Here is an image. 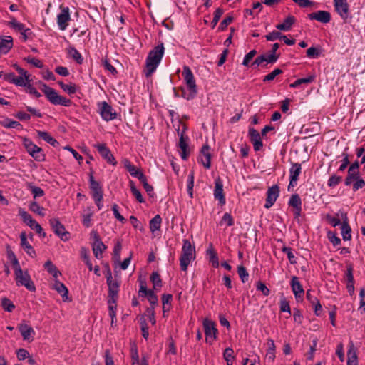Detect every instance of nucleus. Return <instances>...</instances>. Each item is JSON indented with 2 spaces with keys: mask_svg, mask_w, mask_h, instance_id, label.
<instances>
[{
  "mask_svg": "<svg viewBox=\"0 0 365 365\" xmlns=\"http://www.w3.org/2000/svg\"><path fill=\"white\" fill-rule=\"evenodd\" d=\"M327 237L334 247L341 245V239L336 236V234L335 232L329 231L327 232Z\"/></svg>",
  "mask_w": 365,
  "mask_h": 365,
  "instance_id": "nucleus-59",
  "label": "nucleus"
},
{
  "mask_svg": "<svg viewBox=\"0 0 365 365\" xmlns=\"http://www.w3.org/2000/svg\"><path fill=\"white\" fill-rule=\"evenodd\" d=\"M0 125L5 128H15L17 130H21L23 128L21 124L18 121L11 120L10 118H5L0 121Z\"/></svg>",
  "mask_w": 365,
  "mask_h": 365,
  "instance_id": "nucleus-34",
  "label": "nucleus"
},
{
  "mask_svg": "<svg viewBox=\"0 0 365 365\" xmlns=\"http://www.w3.org/2000/svg\"><path fill=\"white\" fill-rule=\"evenodd\" d=\"M81 259L85 262V264H86V266L88 267V269L90 271H92L93 270V266H92V263H91V260H90L89 252H88L87 248L83 247H81Z\"/></svg>",
  "mask_w": 365,
  "mask_h": 365,
  "instance_id": "nucleus-42",
  "label": "nucleus"
},
{
  "mask_svg": "<svg viewBox=\"0 0 365 365\" xmlns=\"http://www.w3.org/2000/svg\"><path fill=\"white\" fill-rule=\"evenodd\" d=\"M256 289L257 291H259L262 293V294L265 297L269 295L270 290L266 286V284L260 281H258L256 284Z\"/></svg>",
  "mask_w": 365,
  "mask_h": 365,
  "instance_id": "nucleus-63",
  "label": "nucleus"
},
{
  "mask_svg": "<svg viewBox=\"0 0 365 365\" xmlns=\"http://www.w3.org/2000/svg\"><path fill=\"white\" fill-rule=\"evenodd\" d=\"M279 47V45L278 43H274L272 49L269 52L257 57L255 60L252 61V66H259L263 63H266L267 64L275 63L279 57V54L276 53Z\"/></svg>",
  "mask_w": 365,
  "mask_h": 365,
  "instance_id": "nucleus-5",
  "label": "nucleus"
},
{
  "mask_svg": "<svg viewBox=\"0 0 365 365\" xmlns=\"http://www.w3.org/2000/svg\"><path fill=\"white\" fill-rule=\"evenodd\" d=\"M291 287L295 296V298L297 300L299 299H302L304 295V291L300 282L299 281L298 277L295 276L292 277L291 280Z\"/></svg>",
  "mask_w": 365,
  "mask_h": 365,
  "instance_id": "nucleus-25",
  "label": "nucleus"
},
{
  "mask_svg": "<svg viewBox=\"0 0 365 365\" xmlns=\"http://www.w3.org/2000/svg\"><path fill=\"white\" fill-rule=\"evenodd\" d=\"M262 138L263 137L261 136L260 133L257 130L252 128V145L255 151H259L262 150L263 147Z\"/></svg>",
  "mask_w": 365,
  "mask_h": 365,
  "instance_id": "nucleus-31",
  "label": "nucleus"
},
{
  "mask_svg": "<svg viewBox=\"0 0 365 365\" xmlns=\"http://www.w3.org/2000/svg\"><path fill=\"white\" fill-rule=\"evenodd\" d=\"M326 220L333 227H336L339 225H341V216H337V213L336 214V216H332L329 214H327L326 215Z\"/></svg>",
  "mask_w": 365,
  "mask_h": 365,
  "instance_id": "nucleus-53",
  "label": "nucleus"
},
{
  "mask_svg": "<svg viewBox=\"0 0 365 365\" xmlns=\"http://www.w3.org/2000/svg\"><path fill=\"white\" fill-rule=\"evenodd\" d=\"M282 251L284 253L287 254V258L292 264H294L297 263L296 257L294 253L292 252V249L291 247L284 246L282 248Z\"/></svg>",
  "mask_w": 365,
  "mask_h": 365,
  "instance_id": "nucleus-55",
  "label": "nucleus"
},
{
  "mask_svg": "<svg viewBox=\"0 0 365 365\" xmlns=\"http://www.w3.org/2000/svg\"><path fill=\"white\" fill-rule=\"evenodd\" d=\"M165 48L161 43L153 48L149 53L145 60V75L150 77L156 70L163 57Z\"/></svg>",
  "mask_w": 365,
  "mask_h": 365,
  "instance_id": "nucleus-2",
  "label": "nucleus"
},
{
  "mask_svg": "<svg viewBox=\"0 0 365 365\" xmlns=\"http://www.w3.org/2000/svg\"><path fill=\"white\" fill-rule=\"evenodd\" d=\"M13 67L18 72L19 76H16L14 73H5L4 79L10 83L15 84L16 86L26 87L27 92L34 96L36 98L41 97V94L31 84V75L27 72V71L21 68L17 64H14Z\"/></svg>",
  "mask_w": 365,
  "mask_h": 365,
  "instance_id": "nucleus-1",
  "label": "nucleus"
},
{
  "mask_svg": "<svg viewBox=\"0 0 365 365\" xmlns=\"http://www.w3.org/2000/svg\"><path fill=\"white\" fill-rule=\"evenodd\" d=\"M140 182L143 184V186L145 191L147 192L148 195L150 197H153V187L152 185H149L147 182V178L145 175H143V178L138 179Z\"/></svg>",
  "mask_w": 365,
  "mask_h": 365,
  "instance_id": "nucleus-57",
  "label": "nucleus"
},
{
  "mask_svg": "<svg viewBox=\"0 0 365 365\" xmlns=\"http://www.w3.org/2000/svg\"><path fill=\"white\" fill-rule=\"evenodd\" d=\"M23 144L27 152L37 161L44 160V155L42 153V149L35 145L31 140L24 138Z\"/></svg>",
  "mask_w": 365,
  "mask_h": 365,
  "instance_id": "nucleus-9",
  "label": "nucleus"
},
{
  "mask_svg": "<svg viewBox=\"0 0 365 365\" xmlns=\"http://www.w3.org/2000/svg\"><path fill=\"white\" fill-rule=\"evenodd\" d=\"M1 307H3V309L4 310H6L9 312H11L15 308V306L13 304V302L6 297L2 298Z\"/></svg>",
  "mask_w": 365,
  "mask_h": 365,
  "instance_id": "nucleus-56",
  "label": "nucleus"
},
{
  "mask_svg": "<svg viewBox=\"0 0 365 365\" xmlns=\"http://www.w3.org/2000/svg\"><path fill=\"white\" fill-rule=\"evenodd\" d=\"M101 157L105 159L108 163L116 165L117 161L111 153L110 150L105 144H97L95 145Z\"/></svg>",
  "mask_w": 365,
  "mask_h": 365,
  "instance_id": "nucleus-19",
  "label": "nucleus"
},
{
  "mask_svg": "<svg viewBox=\"0 0 365 365\" xmlns=\"http://www.w3.org/2000/svg\"><path fill=\"white\" fill-rule=\"evenodd\" d=\"M351 185L353 191L356 192L365 186V180L360 176L357 180H354Z\"/></svg>",
  "mask_w": 365,
  "mask_h": 365,
  "instance_id": "nucleus-64",
  "label": "nucleus"
},
{
  "mask_svg": "<svg viewBox=\"0 0 365 365\" xmlns=\"http://www.w3.org/2000/svg\"><path fill=\"white\" fill-rule=\"evenodd\" d=\"M28 188L31 192L34 199L44 195V191L41 187L34 186L31 183L28 185Z\"/></svg>",
  "mask_w": 365,
  "mask_h": 365,
  "instance_id": "nucleus-52",
  "label": "nucleus"
},
{
  "mask_svg": "<svg viewBox=\"0 0 365 365\" xmlns=\"http://www.w3.org/2000/svg\"><path fill=\"white\" fill-rule=\"evenodd\" d=\"M68 53L69 56L76 61L78 64H82L83 61V58L79 51L76 49L74 47H70L68 48Z\"/></svg>",
  "mask_w": 365,
  "mask_h": 365,
  "instance_id": "nucleus-44",
  "label": "nucleus"
},
{
  "mask_svg": "<svg viewBox=\"0 0 365 365\" xmlns=\"http://www.w3.org/2000/svg\"><path fill=\"white\" fill-rule=\"evenodd\" d=\"M202 325L206 342L212 344L217 338L218 330L216 328V324L213 321L205 318L202 322Z\"/></svg>",
  "mask_w": 365,
  "mask_h": 365,
  "instance_id": "nucleus-6",
  "label": "nucleus"
},
{
  "mask_svg": "<svg viewBox=\"0 0 365 365\" xmlns=\"http://www.w3.org/2000/svg\"><path fill=\"white\" fill-rule=\"evenodd\" d=\"M295 22L296 18L292 15H289L284 19L283 23L277 24L276 28L280 31H287L291 29Z\"/></svg>",
  "mask_w": 365,
  "mask_h": 365,
  "instance_id": "nucleus-30",
  "label": "nucleus"
},
{
  "mask_svg": "<svg viewBox=\"0 0 365 365\" xmlns=\"http://www.w3.org/2000/svg\"><path fill=\"white\" fill-rule=\"evenodd\" d=\"M15 274V280L18 286H24L30 292H35L36 287L27 270H19Z\"/></svg>",
  "mask_w": 365,
  "mask_h": 365,
  "instance_id": "nucleus-7",
  "label": "nucleus"
},
{
  "mask_svg": "<svg viewBox=\"0 0 365 365\" xmlns=\"http://www.w3.org/2000/svg\"><path fill=\"white\" fill-rule=\"evenodd\" d=\"M140 325L142 331V336L144 339H147L149 336L148 327L145 318L143 317L140 319Z\"/></svg>",
  "mask_w": 365,
  "mask_h": 365,
  "instance_id": "nucleus-61",
  "label": "nucleus"
},
{
  "mask_svg": "<svg viewBox=\"0 0 365 365\" xmlns=\"http://www.w3.org/2000/svg\"><path fill=\"white\" fill-rule=\"evenodd\" d=\"M107 285L108 287V298L111 299V302H114L117 301L118 297L119 288L120 286V279H113L110 281H107Z\"/></svg>",
  "mask_w": 365,
  "mask_h": 365,
  "instance_id": "nucleus-18",
  "label": "nucleus"
},
{
  "mask_svg": "<svg viewBox=\"0 0 365 365\" xmlns=\"http://www.w3.org/2000/svg\"><path fill=\"white\" fill-rule=\"evenodd\" d=\"M18 328L24 340L29 341L33 340V336L35 334V332L31 326L26 323H21L19 325Z\"/></svg>",
  "mask_w": 365,
  "mask_h": 365,
  "instance_id": "nucleus-24",
  "label": "nucleus"
},
{
  "mask_svg": "<svg viewBox=\"0 0 365 365\" xmlns=\"http://www.w3.org/2000/svg\"><path fill=\"white\" fill-rule=\"evenodd\" d=\"M150 281L153 284L154 289H159L162 287V280L158 272H153L150 276Z\"/></svg>",
  "mask_w": 365,
  "mask_h": 365,
  "instance_id": "nucleus-49",
  "label": "nucleus"
},
{
  "mask_svg": "<svg viewBox=\"0 0 365 365\" xmlns=\"http://www.w3.org/2000/svg\"><path fill=\"white\" fill-rule=\"evenodd\" d=\"M198 160L206 168L209 169L211 166V154L210 153V146L207 144L204 145L200 150Z\"/></svg>",
  "mask_w": 365,
  "mask_h": 365,
  "instance_id": "nucleus-20",
  "label": "nucleus"
},
{
  "mask_svg": "<svg viewBox=\"0 0 365 365\" xmlns=\"http://www.w3.org/2000/svg\"><path fill=\"white\" fill-rule=\"evenodd\" d=\"M302 172V166L299 163H292V166L289 169V183L288 185V191L292 190L297 185L299 175Z\"/></svg>",
  "mask_w": 365,
  "mask_h": 365,
  "instance_id": "nucleus-14",
  "label": "nucleus"
},
{
  "mask_svg": "<svg viewBox=\"0 0 365 365\" xmlns=\"http://www.w3.org/2000/svg\"><path fill=\"white\" fill-rule=\"evenodd\" d=\"M187 130V127L185 124H182V130L181 131L180 130V128L177 129L178 135L180 136V140H179V148L181 150V158L183 160H187L189 152H188V145L187 143V137H185L184 133Z\"/></svg>",
  "mask_w": 365,
  "mask_h": 365,
  "instance_id": "nucleus-15",
  "label": "nucleus"
},
{
  "mask_svg": "<svg viewBox=\"0 0 365 365\" xmlns=\"http://www.w3.org/2000/svg\"><path fill=\"white\" fill-rule=\"evenodd\" d=\"M41 90L48 101L53 105L69 107L72 104V101L70 99L59 95L55 89L49 87L45 83L42 84Z\"/></svg>",
  "mask_w": 365,
  "mask_h": 365,
  "instance_id": "nucleus-4",
  "label": "nucleus"
},
{
  "mask_svg": "<svg viewBox=\"0 0 365 365\" xmlns=\"http://www.w3.org/2000/svg\"><path fill=\"white\" fill-rule=\"evenodd\" d=\"M29 207V210L31 212H33L34 213H36V214L39 215L40 216L45 215L44 208L43 207L40 206L38 204V202L36 201L31 202Z\"/></svg>",
  "mask_w": 365,
  "mask_h": 365,
  "instance_id": "nucleus-45",
  "label": "nucleus"
},
{
  "mask_svg": "<svg viewBox=\"0 0 365 365\" xmlns=\"http://www.w3.org/2000/svg\"><path fill=\"white\" fill-rule=\"evenodd\" d=\"M106 249V246L103 244L102 240L99 242H93L92 250L93 255L97 259L102 258L103 252Z\"/></svg>",
  "mask_w": 365,
  "mask_h": 365,
  "instance_id": "nucleus-32",
  "label": "nucleus"
},
{
  "mask_svg": "<svg viewBox=\"0 0 365 365\" xmlns=\"http://www.w3.org/2000/svg\"><path fill=\"white\" fill-rule=\"evenodd\" d=\"M341 216L342 222L341 225V233L344 240H351V228L349 224V219L347 213L342 210H339L337 216Z\"/></svg>",
  "mask_w": 365,
  "mask_h": 365,
  "instance_id": "nucleus-12",
  "label": "nucleus"
},
{
  "mask_svg": "<svg viewBox=\"0 0 365 365\" xmlns=\"http://www.w3.org/2000/svg\"><path fill=\"white\" fill-rule=\"evenodd\" d=\"M321 55V51L317 47H310L307 50V56L310 58H317Z\"/></svg>",
  "mask_w": 365,
  "mask_h": 365,
  "instance_id": "nucleus-58",
  "label": "nucleus"
},
{
  "mask_svg": "<svg viewBox=\"0 0 365 365\" xmlns=\"http://www.w3.org/2000/svg\"><path fill=\"white\" fill-rule=\"evenodd\" d=\"M336 12L339 15L344 23L350 18L349 5L347 0H333Z\"/></svg>",
  "mask_w": 365,
  "mask_h": 365,
  "instance_id": "nucleus-11",
  "label": "nucleus"
},
{
  "mask_svg": "<svg viewBox=\"0 0 365 365\" xmlns=\"http://www.w3.org/2000/svg\"><path fill=\"white\" fill-rule=\"evenodd\" d=\"M21 246L26 251V252L31 257H36V252L33 247L29 243L25 232H21L20 235Z\"/></svg>",
  "mask_w": 365,
  "mask_h": 365,
  "instance_id": "nucleus-29",
  "label": "nucleus"
},
{
  "mask_svg": "<svg viewBox=\"0 0 365 365\" xmlns=\"http://www.w3.org/2000/svg\"><path fill=\"white\" fill-rule=\"evenodd\" d=\"M172 299L173 296L170 294H164L162 296L163 312L164 316L165 312H169L171 308Z\"/></svg>",
  "mask_w": 365,
  "mask_h": 365,
  "instance_id": "nucleus-39",
  "label": "nucleus"
},
{
  "mask_svg": "<svg viewBox=\"0 0 365 365\" xmlns=\"http://www.w3.org/2000/svg\"><path fill=\"white\" fill-rule=\"evenodd\" d=\"M283 73V71L280 68H275L269 74L264 76L262 78L264 83H267L273 81L278 75Z\"/></svg>",
  "mask_w": 365,
  "mask_h": 365,
  "instance_id": "nucleus-48",
  "label": "nucleus"
},
{
  "mask_svg": "<svg viewBox=\"0 0 365 365\" xmlns=\"http://www.w3.org/2000/svg\"><path fill=\"white\" fill-rule=\"evenodd\" d=\"M98 106V113L105 121L108 122L117 118V113L106 101L99 102Z\"/></svg>",
  "mask_w": 365,
  "mask_h": 365,
  "instance_id": "nucleus-8",
  "label": "nucleus"
},
{
  "mask_svg": "<svg viewBox=\"0 0 365 365\" xmlns=\"http://www.w3.org/2000/svg\"><path fill=\"white\" fill-rule=\"evenodd\" d=\"M162 219L159 215H156L150 221V230L152 232H154L160 229Z\"/></svg>",
  "mask_w": 365,
  "mask_h": 365,
  "instance_id": "nucleus-43",
  "label": "nucleus"
},
{
  "mask_svg": "<svg viewBox=\"0 0 365 365\" xmlns=\"http://www.w3.org/2000/svg\"><path fill=\"white\" fill-rule=\"evenodd\" d=\"M348 150H349L348 147L345 148L344 151L341 153V157L343 158V159L341 160V164L338 169V171H339V172H343L347 168V166L350 164L349 155L347 153Z\"/></svg>",
  "mask_w": 365,
  "mask_h": 365,
  "instance_id": "nucleus-41",
  "label": "nucleus"
},
{
  "mask_svg": "<svg viewBox=\"0 0 365 365\" xmlns=\"http://www.w3.org/2000/svg\"><path fill=\"white\" fill-rule=\"evenodd\" d=\"M130 191H131L133 195L136 198V200L139 202H140V203L143 202L144 199H143L140 190L136 188L133 181H132V180L130 181Z\"/></svg>",
  "mask_w": 365,
  "mask_h": 365,
  "instance_id": "nucleus-51",
  "label": "nucleus"
},
{
  "mask_svg": "<svg viewBox=\"0 0 365 365\" xmlns=\"http://www.w3.org/2000/svg\"><path fill=\"white\" fill-rule=\"evenodd\" d=\"M195 258V249L192 246L190 242L185 239L183 240L181 255L180 257V269L186 272L190 263Z\"/></svg>",
  "mask_w": 365,
  "mask_h": 365,
  "instance_id": "nucleus-3",
  "label": "nucleus"
},
{
  "mask_svg": "<svg viewBox=\"0 0 365 365\" xmlns=\"http://www.w3.org/2000/svg\"><path fill=\"white\" fill-rule=\"evenodd\" d=\"M49 224L53 232L58 235L61 240L66 242L69 240V232L66 230L64 225L58 218L50 219Z\"/></svg>",
  "mask_w": 365,
  "mask_h": 365,
  "instance_id": "nucleus-10",
  "label": "nucleus"
},
{
  "mask_svg": "<svg viewBox=\"0 0 365 365\" xmlns=\"http://www.w3.org/2000/svg\"><path fill=\"white\" fill-rule=\"evenodd\" d=\"M18 214L21 217L23 222L30 227H31L36 222V221L32 218L29 213L21 207L19 209Z\"/></svg>",
  "mask_w": 365,
  "mask_h": 365,
  "instance_id": "nucleus-33",
  "label": "nucleus"
},
{
  "mask_svg": "<svg viewBox=\"0 0 365 365\" xmlns=\"http://www.w3.org/2000/svg\"><path fill=\"white\" fill-rule=\"evenodd\" d=\"M341 180L342 177L334 174L328 180L327 185L330 187H334L339 185Z\"/></svg>",
  "mask_w": 365,
  "mask_h": 365,
  "instance_id": "nucleus-60",
  "label": "nucleus"
},
{
  "mask_svg": "<svg viewBox=\"0 0 365 365\" xmlns=\"http://www.w3.org/2000/svg\"><path fill=\"white\" fill-rule=\"evenodd\" d=\"M44 267L49 274H52L55 279H58V277L61 275V273L58 270L57 267L50 260L45 262Z\"/></svg>",
  "mask_w": 365,
  "mask_h": 365,
  "instance_id": "nucleus-37",
  "label": "nucleus"
},
{
  "mask_svg": "<svg viewBox=\"0 0 365 365\" xmlns=\"http://www.w3.org/2000/svg\"><path fill=\"white\" fill-rule=\"evenodd\" d=\"M13 47V38L10 36L0 37V53L6 54Z\"/></svg>",
  "mask_w": 365,
  "mask_h": 365,
  "instance_id": "nucleus-28",
  "label": "nucleus"
},
{
  "mask_svg": "<svg viewBox=\"0 0 365 365\" xmlns=\"http://www.w3.org/2000/svg\"><path fill=\"white\" fill-rule=\"evenodd\" d=\"M89 183L93 198L98 197V200H99V197H103L102 187L95 180L93 171L89 174Z\"/></svg>",
  "mask_w": 365,
  "mask_h": 365,
  "instance_id": "nucleus-23",
  "label": "nucleus"
},
{
  "mask_svg": "<svg viewBox=\"0 0 365 365\" xmlns=\"http://www.w3.org/2000/svg\"><path fill=\"white\" fill-rule=\"evenodd\" d=\"M214 197L216 200L219 201V203L222 205L226 202L225 194L223 191V184L220 178L215 180V189H214Z\"/></svg>",
  "mask_w": 365,
  "mask_h": 365,
  "instance_id": "nucleus-22",
  "label": "nucleus"
},
{
  "mask_svg": "<svg viewBox=\"0 0 365 365\" xmlns=\"http://www.w3.org/2000/svg\"><path fill=\"white\" fill-rule=\"evenodd\" d=\"M224 359L227 361V365H232L234 360V351L231 348H227L223 353Z\"/></svg>",
  "mask_w": 365,
  "mask_h": 365,
  "instance_id": "nucleus-54",
  "label": "nucleus"
},
{
  "mask_svg": "<svg viewBox=\"0 0 365 365\" xmlns=\"http://www.w3.org/2000/svg\"><path fill=\"white\" fill-rule=\"evenodd\" d=\"M145 297H147L148 302H150V307H153L155 309V307L158 304V296L155 294L153 290H150L148 292V294H147Z\"/></svg>",
  "mask_w": 365,
  "mask_h": 365,
  "instance_id": "nucleus-62",
  "label": "nucleus"
},
{
  "mask_svg": "<svg viewBox=\"0 0 365 365\" xmlns=\"http://www.w3.org/2000/svg\"><path fill=\"white\" fill-rule=\"evenodd\" d=\"M180 90L181 91L180 96L188 101L193 99L197 93V90H195V91L192 92V90H189L188 88L186 90L182 87H181Z\"/></svg>",
  "mask_w": 365,
  "mask_h": 365,
  "instance_id": "nucleus-46",
  "label": "nucleus"
},
{
  "mask_svg": "<svg viewBox=\"0 0 365 365\" xmlns=\"http://www.w3.org/2000/svg\"><path fill=\"white\" fill-rule=\"evenodd\" d=\"M344 278L346 283H355L354 277V264L351 262L346 263V270L344 273Z\"/></svg>",
  "mask_w": 365,
  "mask_h": 365,
  "instance_id": "nucleus-40",
  "label": "nucleus"
},
{
  "mask_svg": "<svg viewBox=\"0 0 365 365\" xmlns=\"http://www.w3.org/2000/svg\"><path fill=\"white\" fill-rule=\"evenodd\" d=\"M36 132L38 138L43 139L53 147H56L58 145V142L54 139L48 132L41 130H37Z\"/></svg>",
  "mask_w": 365,
  "mask_h": 365,
  "instance_id": "nucleus-36",
  "label": "nucleus"
},
{
  "mask_svg": "<svg viewBox=\"0 0 365 365\" xmlns=\"http://www.w3.org/2000/svg\"><path fill=\"white\" fill-rule=\"evenodd\" d=\"M51 287L61 295L64 302L69 301L68 289L64 284L56 279Z\"/></svg>",
  "mask_w": 365,
  "mask_h": 365,
  "instance_id": "nucleus-26",
  "label": "nucleus"
},
{
  "mask_svg": "<svg viewBox=\"0 0 365 365\" xmlns=\"http://www.w3.org/2000/svg\"><path fill=\"white\" fill-rule=\"evenodd\" d=\"M347 358V365H358L357 351L352 341L349 344Z\"/></svg>",
  "mask_w": 365,
  "mask_h": 365,
  "instance_id": "nucleus-27",
  "label": "nucleus"
},
{
  "mask_svg": "<svg viewBox=\"0 0 365 365\" xmlns=\"http://www.w3.org/2000/svg\"><path fill=\"white\" fill-rule=\"evenodd\" d=\"M360 177L359 170H354L348 168L347 175L344 180V185L350 186L354 180H357Z\"/></svg>",
  "mask_w": 365,
  "mask_h": 365,
  "instance_id": "nucleus-35",
  "label": "nucleus"
},
{
  "mask_svg": "<svg viewBox=\"0 0 365 365\" xmlns=\"http://www.w3.org/2000/svg\"><path fill=\"white\" fill-rule=\"evenodd\" d=\"M279 195V187L277 185H274L269 187L267 191L266 202L264 207L269 209L276 202Z\"/></svg>",
  "mask_w": 365,
  "mask_h": 365,
  "instance_id": "nucleus-16",
  "label": "nucleus"
},
{
  "mask_svg": "<svg viewBox=\"0 0 365 365\" xmlns=\"http://www.w3.org/2000/svg\"><path fill=\"white\" fill-rule=\"evenodd\" d=\"M308 18L310 20H317L319 22L327 24L331 21V16L329 11L319 10L309 14Z\"/></svg>",
  "mask_w": 365,
  "mask_h": 365,
  "instance_id": "nucleus-21",
  "label": "nucleus"
},
{
  "mask_svg": "<svg viewBox=\"0 0 365 365\" xmlns=\"http://www.w3.org/2000/svg\"><path fill=\"white\" fill-rule=\"evenodd\" d=\"M288 205L293 208L302 207V200L298 194H293L291 195L288 202Z\"/></svg>",
  "mask_w": 365,
  "mask_h": 365,
  "instance_id": "nucleus-47",
  "label": "nucleus"
},
{
  "mask_svg": "<svg viewBox=\"0 0 365 365\" xmlns=\"http://www.w3.org/2000/svg\"><path fill=\"white\" fill-rule=\"evenodd\" d=\"M194 173L192 172L188 175L187 180V191L189 196L193 197Z\"/></svg>",
  "mask_w": 365,
  "mask_h": 365,
  "instance_id": "nucleus-50",
  "label": "nucleus"
},
{
  "mask_svg": "<svg viewBox=\"0 0 365 365\" xmlns=\"http://www.w3.org/2000/svg\"><path fill=\"white\" fill-rule=\"evenodd\" d=\"M182 76L189 90H192V92L197 90L194 75L189 66H183Z\"/></svg>",
  "mask_w": 365,
  "mask_h": 365,
  "instance_id": "nucleus-17",
  "label": "nucleus"
},
{
  "mask_svg": "<svg viewBox=\"0 0 365 365\" xmlns=\"http://www.w3.org/2000/svg\"><path fill=\"white\" fill-rule=\"evenodd\" d=\"M61 12L57 15V24L61 31L66 29L71 20L70 10L68 6H60Z\"/></svg>",
  "mask_w": 365,
  "mask_h": 365,
  "instance_id": "nucleus-13",
  "label": "nucleus"
},
{
  "mask_svg": "<svg viewBox=\"0 0 365 365\" xmlns=\"http://www.w3.org/2000/svg\"><path fill=\"white\" fill-rule=\"evenodd\" d=\"M315 75H309L306 78H302L297 79L294 82L290 84L291 88H297L302 84H308L312 83L315 80Z\"/></svg>",
  "mask_w": 365,
  "mask_h": 365,
  "instance_id": "nucleus-38",
  "label": "nucleus"
}]
</instances>
